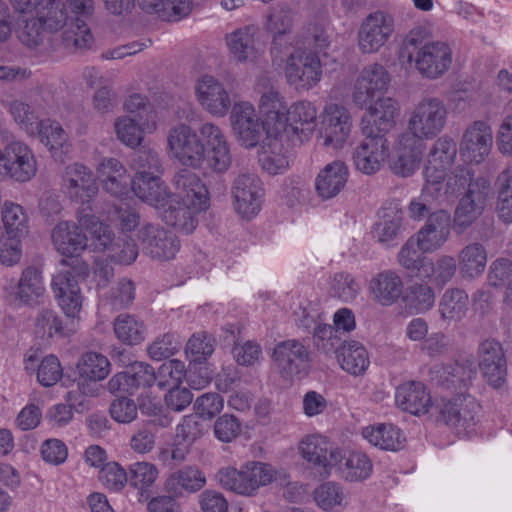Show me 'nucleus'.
<instances>
[{"mask_svg": "<svg viewBox=\"0 0 512 512\" xmlns=\"http://www.w3.org/2000/svg\"><path fill=\"white\" fill-rule=\"evenodd\" d=\"M429 32L421 26L414 27L405 36L400 58L414 64L417 72L426 79L443 77L453 64V50L445 41H430Z\"/></svg>", "mask_w": 512, "mask_h": 512, "instance_id": "1", "label": "nucleus"}, {"mask_svg": "<svg viewBox=\"0 0 512 512\" xmlns=\"http://www.w3.org/2000/svg\"><path fill=\"white\" fill-rule=\"evenodd\" d=\"M274 64L285 63L284 74L287 83L297 90H310L318 84L322 77V65L316 52L288 45L278 55L271 53Z\"/></svg>", "mask_w": 512, "mask_h": 512, "instance_id": "2", "label": "nucleus"}, {"mask_svg": "<svg viewBox=\"0 0 512 512\" xmlns=\"http://www.w3.org/2000/svg\"><path fill=\"white\" fill-rule=\"evenodd\" d=\"M79 223L91 235L92 246L95 250L107 254L113 261L130 265L138 256V249L134 241L122 236L115 238L109 226L105 225L93 214L85 211L79 214Z\"/></svg>", "mask_w": 512, "mask_h": 512, "instance_id": "3", "label": "nucleus"}, {"mask_svg": "<svg viewBox=\"0 0 512 512\" xmlns=\"http://www.w3.org/2000/svg\"><path fill=\"white\" fill-rule=\"evenodd\" d=\"M447 117L448 110L441 99L437 97L423 98L410 113L407 135L413 136L421 142L423 139H432L444 129Z\"/></svg>", "mask_w": 512, "mask_h": 512, "instance_id": "4", "label": "nucleus"}, {"mask_svg": "<svg viewBox=\"0 0 512 512\" xmlns=\"http://www.w3.org/2000/svg\"><path fill=\"white\" fill-rule=\"evenodd\" d=\"M33 150L23 141L14 140L0 148V179L25 183L37 173Z\"/></svg>", "mask_w": 512, "mask_h": 512, "instance_id": "5", "label": "nucleus"}, {"mask_svg": "<svg viewBox=\"0 0 512 512\" xmlns=\"http://www.w3.org/2000/svg\"><path fill=\"white\" fill-rule=\"evenodd\" d=\"M62 188L71 201L81 205L77 211L78 221L82 211L91 214L93 211L91 202L98 194L99 187L93 172L88 167L80 163L68 165L62 176Z\"/></svg>", "mask_w": 512, "mask_h": 512, "instance_id": "6", "label": "nucleus"}, {"mask_svg": "<svg viewBox=\"0 0 512 512\" xmlns=\"http://www.w3.org/2000/svg\"><path fill=\"white\" fill-rule=\"evenodd\" d=\"M167 146L172 157L183 166L200 168L205 160V146L189 125L173 126L167 135Z\"/></svg>", "mask_w": 512, "mask_h": 512, "instance_id": "7", "label": "nucleus"}, {"mask_svg": "<svg viewBox=\"0 0 512 512\" xmlns=\"http://www.w3.org/2000/svg\"><path fill=\"white\" fill-rule=\"evenodd\" d=\"M272 361L284 379L306 375L310 368V350L298 339L284 340L276 344Z\"/></svg>", "mask_w": 512, "mask_h": 512, "instance_id": "8", "label": "nucleus"}, {"mask_svg": "<svg viewBox=\"0 0 512 512\" xmlns=\"http://www.w3.org/2000/svg\"><path fill=\"white\" fill-rule=\"evenodd\" d=\"M478 367L484 381L494 389L507 381V360L504 348L495 338L483 339L477 348Z\"/></svg>", "mask_w": 512, "mask_h": 512, "instance_id": "9", "label": "nucleus"}, {"mask_svg": "<svg viewBox=\"0 0 512 512\" xmlns=\"http://www.w3.org/2000/svg\"><path fill=\"white\" fill-rule=\"evenodd\" d=\"M391 82L388 70L379 63L365 66L358 74L352 90V102L360 109L366 107L376 97L384 94Z\"/></svg>", "mask_w": 512, "mask_h": 512, "instance_id": "10", "label": "nucleus"}, {"mask_svg": "<svg viewBox=\"0 0 512 512\" xmlns=\"http://www.w3.org/2000/svg\"><path fill=\"white\" fill-rule=\"evenodd\" d=\"M320 118V135L323 145L333 149L342 148L352 127L349 110L343 105L330 103L324 107Z\"/></svg>", "mask_w": 512, "mask_h": 512, "instance_id": "11", "label": "nucleus"}, {"mask_svg": "<svg viewBox=\"0 0 512 512\" xmlns=\"http://www.w3.org/2000/svg\"><path fill=\"white\" fill-rule=\"evenodd\" d=\"M258 87L261 88L258 110L268 133L271 135L284 133L288 108L284 97L278 89L270 85L267 79L259 81Z\"/></svg>", "mask_w": 512, "mask_h": 512, "instance_id": "12", "label": "nucleus"}, {"mask_svg": "<svg viewBox=\"0 0 512 512\" xmlns=\"http://www.w3.org/2000/svg\"><path fill=\"white\" fill-rule=\"evenodd\" d=\"M301 457L312 465L322 478L331 474V468L341 460L340 451L321 435H309L298 446Z\"/></svg>", "mask_w": 512, "mask_h": 512, "instance_id": "13", "label": "nucleus"}, {"mask_svg": "<svg viewBox=\"0 0 512 512\" xmlns=\"http://www.w3.org/2000/svg\"><path fill=\"white\" fill-rule=\"evenodd\" d=\"M393 32L394 18L391 14L381 10L372 12L364 19L359 29V49L367 54L377 52L386 44Z\"/></svg>", "mask_w": 512, "mask_h": 512, "instance_id": "14", "label": "nucleus"}, {"mask_svg": "<svg viewBox=\"0 0 512 512\" xmlns=\"http://www.w3.org/2000/svg\"><path fill=\"white\" fill-rule=\"evenodd\" d=\"M232 131L245 148H254L263 135V122L260 121L254 106L249 102H238L232 107L230 114Z\"/></svg>", "mask_w": 512, "mask_h": 512, "instance_id": "15", "label": "nucleus"}, {"mask_svg": "<svg viewBox=\"0 0 512 512\" xmlns=\"http://www.w3.org/2000/svg\"><path fill=\"white\" fill-rule=\"evenodd\" d=\"M138 240L144 254L158 261L171 260L180 250L178 238L157 224L143 226L138 232Z\"/></svg>", "mask_w": 512, "mask_h": 512, "instance_id": "16", "label": "nucleus"}, {"mask_svg": "<svg viewBox=\"0 0 512 512\" xmlns=\"http://www.w3.org/2000/svg\"><path fill=\"white\" fill-rule=\"evenodd\" d=\"M235 210L246 218L256 216L261 210L264 189L259 177L254 173L239 174L232 185Z\"/></svg>", "mask_w": 512, "mask_h": 512, "instance_id": "17", "label": "nucleus"}, {"mask_svg": "<svg viewBox=\"0 0 512 512\" xmlns=\"http://www.w3.org/2000/svg\"><path fill=\"white\" fill-rule=\"evenodd\" d=\"M479 410L474 397L460 393L443 400L440 419L458 432L466 431L476 424Z\"/></svg>", "mask_w": 512, "mask_h": 512, "instance_id": "18", "label": "nucleus"}, {"mask_svg": "<svg viewBox=\"0 0 512 512\" xmlns=\"http://www.w3.org/2000/svg\"><path fill=\"white\" fill-rule=\"evenodd\" d=\"M354 148L352 162L356 170L366 175L378 172L390 155L389 144L384 136L364 135Z\"/></svg>", "mask_w": 512, "mask_h": 512, "instance_id": "19", "label": "nucleus"}, {"mask_svg": "<svg viewBox=\"0 0 512 512\" xmlns=\"http://www.w3.org/2000/svg\"><path fill=\"white\" fill-rule=\"evenodd\" d=\"M489 191V181L486 178H479L460 199L454 214V224L461 232L470 227L483 213Z\"/></svg>", "mask_w": 512, "mask_h": 512, "instance_id": "20", "label": "nucleus"}, {"mask_svg": "<svg viewBox=\"0 0 512 512\" xmlns=\"http://www.w3.org/2000/svg\"><path fill=\"white\" fill-rule=\"evenodd\" d=\"M365 108L366 111L361 119L363 135H380L385 137V134L395 124V117L399 111L397 101L390 97H379Z\"/></svg>", "mask_w": 512, "mask_h": 512, "instance_id": "21", "label": "nucleus"}, {"mask_svg": "<svg viewBox=\"0 0 512 512\" xmlns=\"http://www.w3.org/2000/svg\"><path fill=\"white\" fill-rule=\"evenodd\" d=\"M195 94L202 109L214 117H224L231 108L229 92L214 76H201L196 81Z\"/></svg>", "mask_w": 512, "mask_h": 512, "instance_id": "22", "label": "nucleus"}, {"mask_svg": "<svg viewBox=\"0 0 512 512\" xmlns=\"http://www.w3.org/2000/svg\"><path fill=\"white\" fill-rule=\"evenodd\" d=\"M61 264L64 268L53 276L52 291L65 315L76 318L82 309L83 296L71 269L67 267V261L62 260Z\"/></svg>", "mask_w": 512, "mask_h": 512, "instance_id": "23", "label": "nucleus"}, {"mask_svg": "<svg viewBox=\"0 0 512 512\" xmlns=\"http://www.w3.org/2000/svg\"><path fill=\"white\" fill-rule=\"evenodd\" d=\"M456 155L457 146L452 138L443 136L437 139L428 154L424 169L425 181L443 187L447 171L452 167Z\"/></svg>", "mask_w": 512, "mask_h": 512, "instance_id": "24", "label": "nucleus"}, {"mask_svg": "<svg viewBox=\"0 0 512 512\" xmlns=\"http://www.w3.org/2000/svg\"><path fill=\"white\" fill-rule=\"evenodd\" d=\"M297 19L296 10L288 3L280 2L272 7L268 16V29L273 33L270 53L279 54L292 45L295 36L291 31Z\"/></svg>", "mask_w": 512, "mask_h": 512, "instance_id": "25", "label": "nucleus"}, {"mask_svg": "<svg viewBox=\"0 0 512 512\" xmlns=\"http://www.w3.org/2000/svg\"><path fill=\"white\" fill-rule=\"evenodd\" d=\"M110 362L106 356L96 352H86L77 363V386L84 395L98 394L96 382L105 379L110 373Z\"/></svg>", "mask_w": 512, "mask_h": 512, "instance_id": "26", "label": "nucleus"}, {"mask_svg": "<svg viewBox=\"0 0 512 512\" xmlns=\"http://www.w3.org/2000/svg\"><path fill=\"white\" fill-rule=\"evenodd\" d=\"M493 143L492 129L485 121H475L465 130L460 154L468 162L481 163L489 155Z\"/></svg>", "mask_w": 512, "mask_h": 512, "instance_id": "27", "label": "nucleus"}, {"mask_svg": "<svg viewBox=\"0 0 512 512\" xmlns=\"http://www.w3.org/2000/svg\"><path fill=\"white\" fill-rule=\"evenodd\" d=\"M450 233V215L444 210H439L430 214L424 226L413 236L420 243L422 252L433 253L447 242Z\"/></svg>", "mask_w": 512, "mask_h": 512, "instance_id": "28", "label": "nucleus"}, {"mask_svg": "<svg viewBox=\"0 0 512 512\" xmlns=\"http://www.w3.org/2000/svg\"><path fill=\"white\" fill-rule=\"evenodd\" d=\"M5 291L12 303L31 305L38 302L45 292L41 271L34 266L25 268L18 282L10 286V291L5 287Z\"/></svg>", "mask_w": 512, "mask_h": 512, "instance_id": "29", "label": "nucleus"}, {"mask_svg": "<svg viewBox=\"0 0 512 512\" xmlns=\"http://www.w3.org/2000/svg\"><path fill=\"white\" fill-rule=\"evenodd\" d=\"M173 184L177 192V195H173L174 199L178 197L180 201L196 209L208 208V190L195 173L181 169L175 174Z\"/></svg>", "mask_w": 512, "mask_h": 512, "instance_id": "30", "label": "nucleus"}, {"mask_svg": "<svg viewBox=\"0 0 512 512\" xmlns=\"http://www.w3.org/2000/svg\"><path fill=\"white\" fill-rule=\"evenodd\" d=\"M96 171L102 188L114 197L127 193L132 180L125 166L116 158H103Z\"/></svg>", "mask_w": 512, "mask_h": 512, "instance_id": "31", "label": "nucleus"}, {"mask_svg": "<svg viewBox=\"0 0 512 512\" xmlns=\"http://www.w3.org/2000/svg\"><path fill=\"white\" fill-rule=\"evenodd\" d=\"M316 118L317 109L313 103L297 101L287 108L285 132L297 136L300 142L307 141L314 131Z\"/></svg>", "mask_w": 512, "mask_h": 512, "instance_id": "32", "label": "nucleus"}, {"mask_svg": "<svg viewBox=\"0 0 512 512\" xmlns=\"http://www.w3.org/2000/svg\"><path fill=\"white\" fill-rule=\"evenodd\" d=\"M205 485V474L197 466L188 465L167 476L164 490L172 496L182 497L185 493L191 494L200 491Z\"/></svg>", "mask_w": 512, "mask_h": 512, "instance_id": "33", "label": "nucleus"}, {"mask_svg": "<svg viewBox=\"0 0 512 512\" xmlns=\"http://www.w3.org/2000/svg\"><path fill=\"white\" fill-rule=\"evenodd\" d=\"M403 288V280L394 270L381 271L369 282L372 299L382 306L394 304L402 296Z\"/></svg>", "mask_w": 512, "mask_h": 512, "instance_id": "34", "label": "nucleus"}, {"mask_svg": "<svg viewBox=\"0 0 512 512\" xmlns=\"http://www.w3.org/2000/svg\"><path fill=\"white\" fill-rule=\"evenodd\" d=\"M134 194L143 202L153 206L159 212L174 197L160 176H135L131 183Z\"/></svg>", "mask_w": 512, "mask_h": 512, "instance_id": "35", "label": "nucleus"}, {"mask_svg": "<svg viewBox=\"0 0 512 512\" xmlns=\"http://www.w3.org/2000/svg\"><path fill=\"white\" fill-rule=\"evenodd\" d=\"M79 226L72 222L58 223L52 231V241L56 249L65 256H79L88 247V238L80 231Z\"/></svg>", "mask_w": 512, "mask_h": 512, "instance_id": "36", "label": "nucleus"}, {"mask_svg": "<svg viewBox=\"0 0 512 512\" xmlns=\"http://www.w3.org/2000/svg\"><path fill=\"white\" fill-rule=\"evenodd\" d=\"M256 29L245 26L226 35V45L230 55L239 63H253L261 56L255 43Z\"/></svg>", "mask_w": 512, "mask_h": 512, "instance_id": "37", "label": "nucleus"}, {"mask_svg": "<svg viewBox=\"0 0 512 512\" xmlns=\"http://www.w3.org/2000/svg\"><path fill=\"white\" fill-rule=\"evenodd\" d=\"M348 179V169L344 162L333 161L327 164L317 175L315 188L318 196L328 200L337 196Z\"/></svg>", "mask_w": 512, "mask_h": 512, "instance_id": "38", "label": "nucleus"}, {"mask_svg": "<svg viewBox=\"0 0 512 512\" xmlns=\"http://www.w3.org/2000/svg\"><path fill=\"white\" fill-rule=\"evenodd\" d=\"M423 143L413 136L402 135L397 149V157L392 164L394 174L408 177L418 168L422 158Z\"/></svg>", "mask_w": 512, "mask_h": 512, "instance_id": "39", "label": "nucleus"}, {"mask_svg": "<svg viewBox=\"0 0 512 512\" xmlns=\"http://www.w3.org/2000/svg\"><path fill=\"white\" fill-rule=\"evenodd\" d=\"M404 212L398 203L391 202L379 211V220L373 229V237L381 244L389 245L401 232Z\"/></svg>", "mask_w": 512, "mask_h": 512, "instance_id": "40", "label": "nucleus"}, {"mask_svg": "<svg viewBox=\"0 0 512 512\" xmlns=\"http://www.w3.org/2000/svg\"><path fill=\"white\" fill-rule=\"evenodd\" d=\"M397 405L406 412L419 415L426 413L431 397L421 382L411 381L398 386L395 394Z\"/></svg>", "mask_w": 512, "mask_h": 512, "instance_id": "41", "label": "nucleus"}, {"mask_svg": "<svg viewBox=\"0 0 512 512\" xmlns=\"http://www.w3.org/2000/svg\"><path fill=\"white\" fill-rule=\"evenodd\" d=\"M204 209H196L191 205L172 197L165 208L160 210L163 221L178 232L183 234L192 233L197 226L196 214Z\"/></svg>", "mask_w": 512, "mask_h": 512, "instance_id": "42", "label": "nucleus"}, {"mask_svg": "<svg viewBox=\"0 0 512 512\" xmlns=\"http://www.w3.org/2000/svg\"><path fill=\"white\" fill-rule=\"evenodd\" d=\"M473 371L470 365L458 362L436 364L430 369L431 380L445 389H461L471 381Z\"/></svg>", "mask_w": 512, "mask_h": 512, "instance_id": "43", "label": "nucleus"}, {"mask_svg": "<svg viewBox=\"0 0 512 512\" xmlns=\"http://www.w3.org/2000/svg\"><path fill=\"white\" fill-rule=\"evenodd\" d=\"M280 136L281 134H274L267 137L258 151L262 169L271 175L283 173L289 167L288 156Z\"/></svg>", "mask_w": 512, "mask_h": 512, "instance_id": "44", "label": "nucleus"}, {"mask_svg": "<svg viewBox=\"0 0 512 512\" xmlns=\"http://www.w3.org/2000/svg\"><path fill=\"white\" fill-rule=\"evenodd\" d=\"M361 434L371 445L387 451L402 449L406 440L402 431L391 423L364 427Z\"/></svg>", "mask_w": 512, "mask_h": 512, "instance_id": "45", "label": "nucleus"}, {"mask_svg": "<svg viewBox=\"0 0 512 512\" xmlns=\"http://www.w3.org/2000/svg\"><path fill=\"white\" fill-rule=\"evenodd\" d=\"M458 263L464 278L479 277L486 268L487 252L485 247L478 242L466 245L458 254Z\"/></svg>", "mask_w": 512, "mask_h": 512, "instance_id": "46", "label": "nucleus"}, {"mask_svg": "<svg viewBox=\"0 0 512 512\" xmlns=\"http://www.w3.org/2000/svg\"><path fill=\"white\" fill-rule=\"evenodd\" d=\"M336 358L341 368L354 376L362 375L370 363L366 348L354 340L344 344Z\"/></svg>", "mask_w": 512, "mask_h": 512, "instance_id": "47", "label": "nucleus"}, {"mask_svg": "<svg viewBox=\"0 0 512 512\" xmlns=\"http://www.w3.org/2000/svg\"><path fill=\"white\" fill-rule=\"evenodd\" d=\"M331 35L325 25L320 21H312L305 24L295 36L294 46L314 49L313 52H322L329 48Z\"/></svg>", "mask_w": 512, "mask_h": 512, "instance_id": "48", "label": "nucleus"}, {"mask_svg": "<svg viewBox=\"0 0 512 512\" xmlns=\"http://www.w3.org/2000/svg\"><path fill=\"white\" fill-rule=\"evenodd\" d=\"M139 6L148 13H156L167 21H178L192 9L191 0H138Z\"/></svg>", "mask_w": 512, "mask_h": 512, "instance_id": "49", "label": "nucleus"}, {"mask_svg": "<svg viewBox=\"0 0 512 512\" xmlns=\"http://www.w3.org/2000/svg\"><path fill=\"white\" fill-rule=\"evenodd\" d=\"M469 296L460 288L447 289L439 302L441 318L447 322L460 321L468 311Z\"/></svg>", "mask_w": 512, "mask_h": 512, "instance_id": "50", "label": "nucleus"}, {"mask_svg": "<svg viewBox=\"0 0 512 512\" xmlns=\"http://www.w3.org/2000/svg\"><path fill=\"white\" fill-rule=\"evenodd\" d=\"M334 467H337L341 476L350 482L367 479L373 469L371 460L361 452H351L347 456L341 455V460Z\"/></svg>", "mask_w": 512, "mask_h": 512, "instance_id": "51", "label": "nucleus"}, {"mask_svg": "<svg viewBox=\"0 0 512 512\" xmlns=\"http://www.w3.org/2000/svg\"><path fill=\"white\" fill-rule=\"evenodd\" d=\"M113 328L117 339L127 345H137L144 341L146 336L144 322L128 313L118 315L114 319Z\"/></svg>", "mask_w": 512, "mask_h": 512, "instance_id": "52", "label": "nucleus"}, {"mask_svg": "<svg viewBox=\"0 0 512 512\" xmlns=\"http://www.w3.org/2000/svg\"><path fill=\"white\" fill-rule=\"evenodd\" d=\"M456 269L455 259L449 255H442L436 262L431 259L425 261L421 273H417V277L443 287L453 278Z\"/></svg>", "mask_w": 512, "mask_h": 512, "instance_id": "53", "label": "nucleus"}, {"mask_svg": "<svg viewBox=\"0 0 512 512\" xmlns=\"http://www.w3.org/2000/svg\"><path fill=\"white\" fill-rule=\"evenodd\" d=\"M48 33L64 30L70 23L61 0H43L35 9Z\"/></svg>", "mask_w": 512, "mask_h": 512, "instance_id": "54", "label": "nucleus"}, {"mask_svg": "<svg viewBox=\"0 0 512 512\" xmlns=\"http://www.w3.org/2000/svg\"><path fill=\"white\" fill-rule=\"evenodd\" d=\"M62 43L70 52H77L91 47L93 35L87 24L79 18L70 19V23L62 31Z\"/></svg>", "mask_w": 512, "mask_h": 512, "instance_id": "55", "label": "nucleus"}, {"mask_svg": "<svg viewBox=\"0 0 512 512\" xmlns=\"http://www.w3.org/2000/svg\"><path fill=\"white\" fill-rule=\"evenodd\" d=\"M124 109L135 115L147 133L157 129V112L146 96L137 93L130 95L124 102Z\"/></svg>", "mask_w": 512, "mask_h": 512, "instance_id": "56", "label": "nucleus"}, {"mask_svg": "<svg viewBox=\"0 0 512 512\" xmlns=\"http://www.w3.org/2000/svg\"><path fill=\"white\" fill-rule=\"evenodd\" d=\"M247 496H252L263 486L272 483L276 478L275 468L264 462L249 461L245 463Z\"/></svg>", "mask_w": 512, "mask_h": 512, "instance_id": "57", "label": "nucleus"}, {"mask_svg": "<svg viewBox=\"0 0 512 512\" xmlns=\"http://www.w3.org/2000/svg\"><path fill=\"white\" fill-rule=\"evenodd\" d=\"M443 187L425 181L421 195L410 202L408 207L409 216L414 220H420L432 214L434 202L442 196Z\"/></svg>", "mask_w": 512, "mask_h": 512, "instance_id": "58", "label": "nucleus"}, {"mask_svg": "<svg viewBox=\"0 0 512 512\" xmlns=\"http://www.w3.org/2000/svg\"><path fill=\"white\" fill-rule=\"evenodd\" d=\"M34 333L41 339L64 336V325L61 317L55 310L43 308L35 317Z\"/></svg>", "mask_w": 512, "mask_h": 512, "instance_id": "59", "label": "nucleus"}, {"mask_svg": "<svg viewBox=\"0 0 512 512\" xmlns=\"http://www.w3.org/2000/svg\"><path fill=\"white\" fill-rule=\"evenodd\" d=\"M498 187L497 210L499 217L505 222L512 221V166L505 168L497 177Z\"/></svg>", "mask_w": 512, "mask_h": 512, "instance_id": "60", "label": "nucleus"}, {"mask_svg": "<svg viewBox=\"0 0 512 512\" xmlns=\"http://www.w3.org/2000/svg\"><path fill=\"white\" fill-rule=\"evenodd\" d=\"M117 138L126 146L135 148L141 144L144 132L142 123L128 116L118 117L114 122Z\"/></svg>", "mask_w": 512, "mask_h": 512, "instance_id": "61", "label": "nucleus"}, {"mask_svg": "<svg viewBox=\"0 0 512 512\" xmlns=\"http://www.w3.org/2000/svg\"><path fill=\"white\" fill-rule=\"evenodd\" d=\"M3 232L20 238L27 230V217L23 208L12 202H5L2 210ZM2 231V229H0Z\"/></svg>", "mask_w": 512, "mask_h": 512, "instance_id": "62", "label": "nucleus"}, {"mask_svg": "<svg viewBox=\"0 0 512 512\" xmlns=\"http://www.w3.org/2000/svg\"><path fill=\"white\" fill-rule=\"evenodd\" d=\"M215 340L206 332L194 333L188 340L185 353L190 362L203 363L214 352Z\"/></svg>", "mask_w": 512, "mask_h": 512, "instance_id": "63", "label": "nucleus"}, {"mask_svg": "<svg viewBox=\"0 0 512 512\" xmlns=\"http://www.w3.org/2000/svg\"><path fill=\"white\" fill-rule=\"evenodd\" d=\"M204 434V424L196 414L186 415L176 427L175 441L186 449Z\"/></svg>", "mask_w": 512, "mask_h": 512, "instance_id": "64", "label": "nucleus"}]
</instances>
